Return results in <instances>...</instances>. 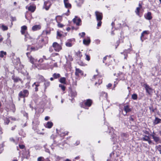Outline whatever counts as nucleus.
Wrapping results in <instances>:
<instances>
[{
  "label": "nucleus",
  "mask_w": 161,
  "mask_h": 161,
  "mask_svg": "<svg viewBox=\"0 0 161 161\" xmlns=\"http://www.w3.org/2000/svg\"><path fill=\"white\" fill-rule=\"evenodd\" d=\"M52 46L54 50L56 52H59L62 49L61 46L56 42H54Z\"/></svg>",
  "instance_id": "7ed1b4c3"
},
{
  "label": "nucleus",
  "mask_w": 161,
  "mask_h": 161,
  "mask_svg": "<svg viewBox=\"0 0 161 161\" xmlns=\"http://www.w3.org/2000/svg\"><path fill=\"white\" fill-rule=\"evenodd\" d=\"M73 85H74V86H76L77 85V81H74L73 82Z\"/></svg>",
  "instance_id": "8fccbe9b"
},
{
  "label": "nucleus",
  "mask_w": 161,
  "mask_h": 161,
  "mask_svg": "<svg viewBox=\"0 0 161 161\" xmlns=\"http://www.w3.org/2000/svg\"><path fill=\"white\" fill-rule=\"evenodd\" d=\"M101 20H99L98 21V23L97 24V25L98 27H100L101 26L102 24V22L101 21Z\"/></svg>",
  "instance_id": "e433bc0d"
},
{
  "label": "nucleus",
  "mask_w": 161,
  "mask_h": 161,
  "mask_svg": "<svg viewBox=\"0 0 161 161\" xmlns=\"http://www.w3.org/2000/svg\"><path fill=\"white\" fill-rule=\"evenodd\" d=\"M43 159V157H39L37 159V161H42Z\"/></svg>",
  "instance_id": "a19ab883"
},
{
  "label": "nucleus",
  "mask_w": 161,
  "mask_h": 161,
  "mask_svg": "<svg viewBox=\"0 0 161 161\" xmlns=\"http://www.w3.org/2000/svg\"><path fill=\"white\" fill-rule=\"evenodd\" d=\"M124 109L125 111L126 112V114L128 113L129 112L131 111V109L129 107L128 105H126L124 106Z\"/></svg>",
  "instance_id": "dca6fc26"
},
{
  "label": "nucleus",
  "mask_w": 161,
  "mask_h": 161,
  "mask_svg": "<svg viewBox=\"0 0 161 161\" xmlns=\"http://www.w3.org/2000/svg\"><path fill=\"white\" fill-rule=\"evenodd\" d=\"M6 52H4L3 51H2L0 53V57L1 58H3L4 55H6Z\"/></svg>",
  "instance_id": "a878e982"
},
{
  "label": "nucleus",
  "mask_w": 161,
  "mask_h": 161,
  "mask_svg": "<svg viewBox=\"0 0 161 161\" xmlns=\"http://www.w3.org/2000/svg\"><path fill=\"white\" fill-rule=\"evenodd\" d=\"M79 35L81 37H83L85 35V33L84 32H82L81 34L79 33Z\"/></svg>",
  "instance_id": "4c0bfd02"
},
{
  "label": "nucleus",
  "mask_w": 161,
  "mask_h": 161,
  "mask_svg": "<svg viewBox=\"0 0 161 161\" xmlns=\"http://www.w3.org/2000/svg\"><path fill=\"white\" fill-rule=\"evenodd\" d=\"M79 158H80V157H79V156H77V157H76L75 158V159H79Z\"/></svg>",
  "instance_id": "0e129e2a"
},
{
  "label": "nucleus",
  "mask_w": 161,
  "mask_h": 161,
  "mask_svg": "<svg viewBox=\"0 0 161 161\" xmlns=\"http://www.w3.org/2000/svg\"><path fill=\"white\" fill-rule=\"evenodd\" d=\"M63 25L61 24H58V26L59 27L62 28L63 26Z\"/></svg>",
  "instance_id": "3c124183"
},
{
  "label": "nucleus",
  "mask_w": 161,
  "mask_h": 161,
  "mask_svg": "<svg viewBox=\"0 0 161 161\" xmlns=\"http://www.w3.org/2000/svg\"><path fill=\"white\" fill-rule=\"evenodd\" d=\"M3 38L1 37L0 39V42L2 41L3 40Z\"/></svg>",
  "instance_id": "774afa93"
},
{
  "label": "nucleus",
  "mask_w": 161,
  "mask_h": 161,
  "mask_svg": "<svg viewBox=\"0 0 161 161\" xmlns=\"http://www.w3.org/2000/svg\"><path fill=\"white\" fill-rule=\"evenodd\" d=\"M43 59H40L38 60V62L40 63H42L43 62Z\"/></svg>",
  "instance_id": "13d9d810"
},
{
  "label": "nucleus",
  "mask_w": 161,
  "mask_h": 161,
  "mask_svg": "<svg viewBox=\"0 0 161 161\" xmlns=\"http://www.w3.org/2000/svg\"><path fill=\"white\" fill-rule=\"evenodd\" d=\"M2 29L3 31H6V30H7L8 29V27L6 26H5L4 25H2Z\"/></svg>",
  "instance_id": "7c9ffc66"
},
{
  "label": "nucleus",
  "mask_w": 161,
  "mask_h": 161,
  "mask_svg": "<svg viewBox=\"0 0 161 161\" xmlns=\"http://www.w3.org/2000/svg\"><path fill=\"white\" fill-rule=\"evenodd\" d=\"M41 28L40 25H36L33 26L32 28V30L33 31H36L40 30Z\"/></svg>",
  "instance_id": "f8f14e48"
},
{
  "label": "nucleus",
  "mask_w": 161,
  "mask_h": 161,
  "mask_svg": "<svg viewBox=\"0 0 161 161\" xmlns=\"http://www.w3.org/2000/svg\"><path fill=\"white\" fill-rule=\"evenodd\" d=\"M13 80L15 82H17L19 81H21V82L22 83V82L21 81V80L19 78H14Z\"/></svg>",
  "instance_id": "c85d7f7f"
},
{
  "label": "nucleus",
  "mask_w": 161,
  "mask_h": 161,
  "mask_svg": "<svg viewBox=\"0 0 161 161\" xmlns=\"http://www.w3.org/2000/svg\"><path fill=\"white\" fill-rule=\"evenodd\" d=\"M3 133L2 128H0V135H1Z\"/></svg>",
  "instance_id": "bf43d9fd"
},
{
  "label": "nucleus",
  "mask_w": 161,
  "mask_h": 161,
  "mask_svg": "<svg viewBox=\"0 0 161 161\" xmlns=\"http://www.w3.org/2000/svg\"><path fill=\"white\" fill-rule=\"evenodd\" d=\"M157 149V150L158 151L159 149H161V146L160 145H158L156 147Z\"/></svg>",
  "instance_id": "864d4df0"
},
{
  "label": "nucleus",
  "mask_w": 161,
  "mask_h": 161,
  "mask_svg": "<svg viewBox=\"0 0 161 161\" xmlns=\"http://www.w3.org/2000/svg\"><path fill=\"white\" fill-rule=\"evenodd\" d=\"M144 87L146 90V92L149 94H150L153 92V89L148 85L145 84L144 85Z\"/></svg>",
  "instance_id": "0eeeda50"
},
{
  "label": "nucleus",
  "mask_w": 161,
  "mask_h": 161,
  "mask_svg": "<svg viewBox=\"0 0 161 161\" xmlns=\"http://www.w3.org/2000/svg\"><path fill=\"white\" fill-rule=\"evenodd\" d=\"M161 121V119H159L158 117H156L154 121V123L155 124H157Z\"/></svg>",
  "instance_id": "aec40b11"
},
{
  "label": "nucleus",
  "mask_w": 161,
  "mask_h": 161,
  "mask_svg": "<svg viewBox=\"0 0 161 161\" xmlns=\"http://www.w3.org/2000/svg\"><path fill=\"white\" fill-rule=\"evenodd\" d=\"M129 119L130 120L132 121H134V119L133 118L132 116H131L129 118Z\"/></svg>",
  "instance_id": "de8ad7c7"
},
{
  "label": "nucleus",
  "mask_w": 161,
  "mask_h": 161,
  "mask_svg": "<svg viewBox=\"0 0 161 161\" xmlns=\"http://www.w3.org/2000/svg\"><path fill=\"white\" fill-rule=\"evenodd\" d=\"M108 56H106L104 57L103 58V63H104V61L106 60V59H107V57H108Z\"/></svg>",
  "instance_id": "09e8293b"
},
{
  "label": "nucleus",
  "mask_w": 161,
  "mask_h": 161,
  "mask_svg": "<svg viewBox=\"0 0 161 161\" xmlns=\"http://www.w3.org/2000/svg\"><path fill=\"white\" fill-rule=\"evenodd\" d=\"M53 76L55 79H57L60 77V75L59 74L54 73Z\"/></svg>",
  "instance_id": "bb28decb"
},
{
  "label": "nucleus",
  "mask_w": 161,
  "mask_h": 161,
  "mask_svg": "<svg viewBox=\"0 0 161 161\" xmlns=\"http://www.w3.org/2000/svg\"><path fill=\"white\" fill-rule=\"evenodd\" d=\"M53 125V123L52 122H48L45 125V127L48 128H51Z\"/></svg>",
  "instance_id": "6ab92c4d"
},
{
  "label": "nucleus",
  "mask_w": 161,
  "mask_h": 161,
  "mask_svg": "<svg viewBox=\"0 0 161 161\" xmlns=\"http://www.w3.org/2000/svg\"><path fill=\"white\" fill-rule=\"evenodd\" d=\"M49 119V117L48 116H46L45 118V119L46 120H48Z\"/></svg>",
  "instance_id": "6e6d98bb"
},
{
  "label": "nucleus",
  "mask_w": 161,
  "mask_h": 161,
  "mask_svg": "<svg viewBox=\"0 0 161 161\" xmlns=\"http://www.w3.org/2000/svg\"><path fill=\"white\" fill-rule=\"evenodd\" d=\"M146 18L148 20L151 19L152 17L151 16V13L150 12H148L145 16Z\"/></svg>",
  "instance_id": "f3484780"
},
{
  "label": "nucleus",
  "mask_w": 161,
  "mask_h": 161,
  "mask_svg": "<svg viewBox=\"0 0 161 161\" xmlns=\"http://www.w3.org/2000/svg\"><path fill=\"white\" fill-rule=\"evenodd\" d=\"M36 7L35 5H31L28 8L29 11L32 12H34L35 10Z\"/></svg>",
  "instance_id": "4468645a"
},
{
  "label": "nucleus",
  "mask_w": 161,
  "mask_h": 161,
  "mask_svg": "<svg viewBox=\"0 0 161 161\" xmlns=\"http://www.w3.org/2000/svg\"><path fill=\"white\" fill-rule=\"evenodd\" d=\"M90 42L91 40L89 37L87 39H84L83 41V44L85 45H89Z\"/></svg>",
  "instance_id": "2eb2a0df"
},
{
  "label": "nucleus",
  "mask_w": 161,
  "mask_h": 161,
  "mask_svg": "<svg viewBox=\"0 0 161 161\" xmlns=\"http://www.w3.org/2000/svg\"><path fill=\"white\" fill-rule=\"evenodd\" d=\"M150 139V138L149 136H148L146 135H145L144 136V137L142 138V139L143 141H148V140H149Z\"/></svg>",
  "instance_id": "393cba45"
},
{
  "label": "nucleus",
  "mask_w": 161,
  "mask_h": 161,
  "mask_svg": "<svg viewBox=\"0 0 161 161\" xmlns=\"http://www.w3.org/2000/svg\"><path fill=\"white\" fill-rule=\"evenodd\" d=\"M143 33L144 34H148L147 31H143Z\"/></svg>",
  "instance_id": "4d7b16f0"
},
{
  "label": "nucleus",
  "mask_w": 161,
  "mask_h": 161,
  "mask_svg": "<svg viewBox=\"0 0 161 161\" xmlns=\"http://www.w3.org/2000/svg\"><path fill=\"white\" fill-rule=\"evenodd\" d=\"M27 79L28 80L27 83L29 84L30 82V77L29 76H27Z\"/></svg>",
  "instance_id": "37998d69"
},
{
  "label": "nucleus",
  "mask_w": 161,
  "mask_h": 161,
  "mask_svg": "<svg viewBox=\"0 0 161 161\" xmlns=\"http://www.w3.org/2000/svg\"><path fill=\"white\" fill-rule=\"evenodd\" d=\"M44 8H45L46 10H48L51 5L49 1H55V0H44Z\"/></svg>",
  "instance_id": "20e7f679"
},
{
  "label": "nucleus",
  "mask_w": 161,
  "mask_h": 161,
  "mask_svg": "<svg viewBox=\"0 0 161 161\" xmlns=\"http://www.w3.org/2000/svg\"><path fill=\"white\" fill-rule=\"evenodd\" d=\"M112 84H111V83H109L108 84L107 86V87H108V88H109V87H111L112 86Z\"/></svg>",
  "instance_id": "603ef678"
},
{
  "label": "nucleus",
  "mask_w": 161,
  "mask_h": 161,
  "mask_svg": "<svg viewBox=\"0 0 161 161\" xmlns=\"http://www.w3.org/2000/svg\"><path fill=\"white\" fill-rule=\"evenodd\" d=\"M9 122V120L8 119L6 118L5 120L4 123L5 124L8 125Z\"/></svg>",
  "instance_id": "f704fd0d"
},
{
  "label": "nucleus",
  "mask_w": 161,
  "mask_h": 161,
  "mask_svg": "<svg viewBox=\"0 0 161 161\" xmlns=\"http://www.w3.org/2000/svg\"><path fill=\"white\" fill-rule=\"evenodd\" d=\"M44 82L45 89H46L47 87H48L50 85V83L49 81H48L46 80H45Z\"/></svg>",
  "instance_id": "b1692460"
},
{
  "label": "nucleus",
  "mask_w": 161,
  "mask_h": 161,
  "mask_svg": "<svg viewBox=\"0 0 161 161\" xmlns=\"http://www.w3.org/2000/svg\"><path fill=\"white\" fill-rule=\"evenodd\" d=\"M27 30V27L25 25H23L21 27V32L22 35H24L25 33V31Z\"/></svg>",
  "instance_id": "9b49d317"
},
{
  "label": "nucleus",
  "mask_w": 161,
  "mask_h": 161,
  "mask_svg": "<svg viewBox=\"0 0 161 161\" xmlns=\"http://www.w3.org/2000/svg\"><path fill=\"white\" fill-rule=\"evenodd\" d=\"M82 73V71L80 70L79 69H76L75 72V74L76 75H78L79 74H81Z\"/></svg>",
  "instance_id": "5701e85b"
},
{
  "label": "nucleus",
  "mask_w": 161,
  "mask_h": 161,
  "mask_svg": "<svg viewBox=\"0 0 161 161\" xmlns=\"http://www.w3.org/2000/svg\"><path fill=\"white\" fill-rule=\"evenodd\" d=\"M132 98L134 100H136L137 98V94H134L132 95Z\"/></svg>",
  "instance_id": "cd10ccee"
},
{
  "label": "nucleus",
  "mask_w": 161,
  "mask_h": 161,
  "mask_svg": "<svg viewBox=\"0 0 161 161\" xmlns=\"http://www.w3.org/2000/svg\"><path fill=\"white\" fill-rule=\"evenodd\" d=\"M75 2L77 6L78 7H80L84 2L83 0H76Z\"/></svg>",
  "instance_id": "a211bd4d"
},
{
  "label": "nucleus",
  "mask_w": 161,
  "mask_h": 161,
  "mask_svg": "<svg viewBox=\"0 0 161 161\" xmlns=\"http://www.w3.org/2000/svg\"><path fill=\"white\" fill-rule=\"evenodd\" d=\"M73 21L76 25H80V23L81 22V20L80 19L78 18L77 17H75L73 19Z\"/></svg>",
  "instance_id": "1a4fd4ad"
},
{
  "label": "nucleus",
  "mask_w": 161,
  "mask_h": 161,
  "mask_svg": "<svg viewBox=\"0 0 161 161\" xmlns=\"http://www.w3.org/2000/svg\"><path fill=\"white\" fill-rule=\"evenodd\" d=\"M38 77L39 79L41 82L43 81L44 80L43 77L42 75H39L38 76Z\"/></svg>",
  "instance_id": "473e14b6"
},
{
  "label": "nucleus",
  "mask_w": 161,
  "mask_h": 161,
  "mask_svg": "<svg viewBox=\"0 0 161 161\" xmlns=\"http://www.w3.org/2000/svg\"><path fill=\"white\" fill-rule=\"evenodd\" d=\"M92 103V101L90 99H88L84 100L82 104H80L81 107L86 108V107H90Z\"/></svg>",
  "instance_id": "f257e3e1"
},
{
  "label": "nucleus",
  "mask_w": 161,
  "mask_h": 161,
  "mask_svg": "<svg viewBox=\"0 0 161 161\" xmlns=\"http://www.w3.org/2000/svg\"><path fill=\"white\" fill-rule=\"evenodd\" d=\"M142 6L140 3L139 4V7H137L136 8L135 11L136 13L138 15H139V12L140 9L142 8Z\"/></svg>",
  "instance_id": "4be33fe9"
},
{
  "label": "nucleus",
  "mask_w": 161,
  "mask_h": 161,
  "mask_svg": "<svg viewBox=\"0 0 161 161\" xmlns=\"http://www.w3.org/2000/svg\"><path fill=\"white\" fill-rule=\"evenodd\" d=\"M59 86L61 88V89H62V90L63 91H65V87L64 86H63L61 84H59Z\"/></svg>",
  "instance_id": "2f4dec72"
},
{
  "label": "nucleus",
  "mask_w": 161,
  "mask_h": 161,
  "mask_svg": "<svg viewBox=\"0 0 161 161\" xmlns=\"http://www.w3.org/2000/svg\"><path fill=\"white\" fill-rule=\"evenodd\" d=\"M151 136L153 137L154 141L157 143L161 142L160 138L155 133L152 134Z\"/></svg>",
  "instance_id": "39448f33"
},
{
  "label": "nucleus",
  "mask_w": 161,
  "mask_h": 161,
  "mask_svg": "<svg viewBox=\"0 0 161 161\" xmlns=\"http://www.w3.org/2000/svg\"><path fill=\"white\" fill-rule=\"evenodd\" d=\"M95 14L96 16L97 20V21L102 20L103 19V14L97 11L95 12Z\"/></svg>",
  "instance_id": "423d86ee"
},
{
  "label": "nucleus",
  "mask_w": 161,
  "mask_h": 161,
  "mask_svg": "<svg viewBox=\"0 0 161 161\" xmlns=\"http://www.w3.org/2000/svg\"><path fill=\"white\" fill-rule=\"evenodd\" d=\"M66 78L65 77H63L61 78L59 80V81L60 82L65 84H66Z\"/></svg>",
  "instance_id": "412c9836"
},
{
  "label": "nucleus",
  "mask_w": 161,
  "mask_h": 161,
  "mask_svg": "<svg viewBox=\"0 0 161 161\" xmlns=\"http://www.w3.org/2000/svg\"><path fill=\"white\" fill-rule=\"evenodd\" d=\"M29 94L28 91L27 90H24L23 91H20L19 94V96L20 97L24 98L28 96Z\"/></svg>",
  "instance_id": "f03ea898"
},
{
  "label": "nucleus",
  "mask_w": 161,
  "mask_h": 161,
  "mask_svg": "<svg viewBox=\"0 0 161 161\" xmlns=\"http://www.w3.org/2000/svg\"><path fill=\"white\" fill-rule=\"evenodd\" d=\"M158 151H159L160 153L161 154V149H159Z\"/></svg>",
  "instance_id": "338daca9"
},
{
  "label": "nucleus",
  "mask_w": 161,
  "mask_h": 161,
  "mask_svg": "<svg viewBox=\"0 0 161 161\" xmlns=\"http://www.w3.org/2000/svg\"><path fill=\"white\" fill-rule=\"evenodd\" d=\"M85 55L86 56V59L88 61H89L90 60V56L86 54H85Z\"/></svg>",
  "instance_id": "c9c22d12"
},
{
  "label": "nucleus",
  "mask_w": 161,
  "mask_h": 161,
  "mask_svg": "<svg viewBox=\"0 0 161 161\" xmlns=\"http://www.w3.org/2000/svg\"><path fill=\"white\" fill-rule=\"evenodd\" d=\"M35 91L36 92H37L38 91V88L36 86V87L35 88Z\"/></svg>",
  "instance_id": "e2e57ef3"
},
{
  "label": "nucleus",
  "mask_w": 161,
  "mask_h": 161,
  "mask_svg": "<svg viewBox=\"0 0 161 161\" xmlns=\"http://www.w3.org/2000/svg\"><path fill=\"white\" fill-rule=\"evenodd\" d=\"M1 146L0 145V153H1L2 151L3 150V148L2 147H1Z\"/></svg>",
  "instance_id": "052dcab7"
},
{
  "label": "nucleus",
  "mask_w": 161,
  "mask_h": 161,
  "mask_svg": "<svg viewBox=\"0 0 161 161\" xmlns=\"http://www.w3.org/2000/svg\"><path fill=\"white\" fill-rule=\"evenodd\" d=\"M144 34L143 33V32L141 34V36L140 38L142 42L143 41V40H142V37H143L144 36Z\"/></svg>",
  "instance_id": "5fc2aeb1"
},
{
  "label": "nucleus",
  "mask_w": 161,
  "mask_h": 161,
  "mask_svg": "<svg viewBox=\"0 0 161 161\" xmlns=\"http://www.w3.org/2000/svg\"><path fill=\"white\" fill-rule=\"evenodd\" d=\"M64 3L66 8H71V5L68 2V0H64Z\"/></svg>",
  "instance_id": "ddd939ff"
},
{
  "label": "nucleus",
  "mask_w": 161,
  "mask_h": 161,
  "mask_svg": "<svg viewBox=\"0 0 161 161\" xmlns=\"http://www.w3.org/2000/svg\"><path fill=\"white\" fill-rule=\"evenodd\" d=\"M70 28H69V27H68V28H67V29H66V30H67V31H69V30H70Z\"/></svg>",
  "instance_id": "69168bd1"
},
{
  "label": "nucleus",
  "mask_w": 161,
  "mask_h": 161,
  "mask_svg": "<svg viewBox=\"0 0 161 161\" xmlns=\"http://www.w3.org/2000/svg\"><path fill=\"white\" fill-rule=\"evenodd\" d=\"M26 54L29 59L30 62L32 64H34L35 62H36L37 61V59H35L33 58L30 55L29 53H27Z\"/></svg>",
  "instance_id": "6e6552de"
},
{
  "label": "nucleus",
  "mask_w": 161,
  "mask_h": 161,
  "mask_svg": "<svg viewBox=\"0 0 161 161\" xmlns=\"http://www.w3.org/2000/svg\"><path fill=\"white\" fill-rule=\"evenodd\" d=\"M57 36L59 37H61L62 36V34H61L58 31H57Z\"/></svg>",
  "instance_id": "79ce46f5"
},
{
  "label": "nucleus",
  "mask_w": 161,
  "mask_h": 161,
  "mask_svg": "<svg viewBox=\"0 0 161 161\" xmlns=\"http://www.w3.org/2000/svg\"><path fill=\"white\" fill-rule=\"evenodd\" d=\"M65 45L66 46L68 47H71L72 46V44L69 42H66Z\"/></svg>",
  "instance_id": "72a5a7b5"
},
{
  "label": "nucleus",
  "mask_w": 161,
  "mask_h": 161,
  "mask_svg": "<svg viewBox=\"0 0 161 161\" xmlns=\"http://www.w3.org/2000/svg\"><path fill=\"white\" fill-rule=\"evenodd\" d=\"M16 127V125H14L12 127L11 130H14L15 128Z\"/></svg>",
  "instance_id": "c03bdc74"
},
{
  "label": "nucleus",
  "mask_w": 161,
  "mask_h": 161,
  "mask_svg": "<svg viewBox=\"0 0 161 161\" xmlns=\"http://www.w3.org/2000/svg\"><path fill=\"white\" fill-rule=\"evenodd\" d=\"M77 92L75 90H71L70 91L69 95L72 97H75L77 95Z\"/></svg>",
  "instance_id": "9d476101"
},
{
  "label": "nucleus",
  "mask_w": 161,
  "mask_h": 161,
  "mask_svg": "<svg viewBox=\"0 0 161 161\" xmlns=\"http://www.w3.org/2000/svg\"><path fill=\"white\" fill-rule=\"evenodd\" d=\"M147 142H148L149 144H150L152 142V141L150 140V139L149 140H148Z\"/></svg>",
  "instance_id": "680f3d73"
},
{
  "label": "nucleus",
  "mask_w": 161,
  "mask_h": 161,
  "mask_svg": "<svg viewBox=\"0 0 161 161\" xmlns=\"http://www.w3.org/2000/svg\"><path fill=\"white\" fill-rule=\"evenodd\" d=\"M122 136H123V137H127L128 136L125 133H123L122 134Z\"/></svg>",
  "instance_id": "a18cd8bd"
},
{
  "label": "nucleus",
  "mask_w": 161,
  "mask_h": 161,
  "mask_svg": "<svg viewBox=\"0 0 161 161\" xmlns=\"http://www.w3.org/2000/svg\"><path fill=\"white\" fill-rule=\"evenodd\" d=\"M36 82L34 83L33 85H32V86H34L35 85L36 87H38L39 86V84H36Z\"/></svg>",
  "instance_id": "49530a36"
},
{
  "label": "nucleus",
  "mask_w": 161,
  "mask_h": 161,
  "mask_svg": "<svg viewBox=\"0 0 161 161\" xmlns=\"http://www.w3.org/2000/svg\"><path fill=\"white\" fill-rule=\"evenodd\" d=\"M19 148L21 149H24L25 147V146L23 145H19Z\"/></svg>",
  "instance_id": "ea45409f"
},
{
  "label": "nucleus",
  "mask_w": 161,
  "mask_h": 161,
  "mask_svg": "<svg viewBox=\"0 0 161 161\" xmlns=\"http://www.w3.org/2000/svg\"><path fill=\"white\" fill-rule=\"evenodd\" d=\"M149 108L151 112H154V109H153V108L152 107H149Z\"/></svg>",
  "instance_id": "58836bf2"
},
{
  "label": "nucleus",
  "mask_w": 161,
  "mask_h": 161,
  "mask_svg": "<svg viewBox=\"0 0 161 161\" xmlns=\"http://www.w3.org/2000/svg\"><path fill=\"white\" fill-rule=\"evenodd\" d=\"M76 55L78 57L80 58L82 56V55L80 52L79 51L76 53Z\"/></svg>",
  "instance_id": "c756f323"
}]
</instances>
